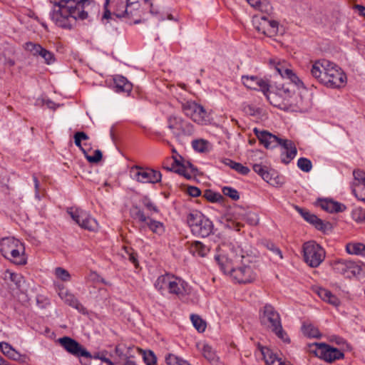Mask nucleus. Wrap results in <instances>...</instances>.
I'll list each match as a JSON object with an SVG mask.
<instances>
[{"label":"nucleus","mask_w":365,"mask_h":365,"mask_svg":"<svg viewBox=\"0 0 365 365\" xmlns=\"http://www.w3.org/2000/svg\"><path fill=\"white\" fill-rule=\"evenodd\" d=\"M222 192L224 195L229 197L232 200L237 201L240 199L238 191L232 187L225 186L222 187Z\"/></svg>","instance_id":"46"},{"label":"nucleus","mask_w":365,"mask_h":365,"mask_svg":"<svg viewBox=\"0 0 365 365\" xmlns=\"http://www.w3.org/2000/svg\"><path fill=\"white\" fill-rule=\"evenodd\" d=\"M280 145L284 150L282 152L281 160L283 163L287 165L297 155V148L294 143L289 140H284Z\"/></svg>","instance_id":"19"},{"label":"nucleus","mask_w":365,"mask_h":365,"mask_svg":"<svg viewBox=\"0 0 365 365\" xmlns=\"http://www.w3.org/2000/svg\"><path fill=\"white\" fill-rule=\"evenodd\" d=\"M57 342L70 354L75 357L91 359V354L81 344L69 336L58 339Z\"/></svg>","instance_id":"11"},{"label":"nucleus","mask_w":365,"mask_h":365,"mask_svg":"<svg viewBox=\"0 0 365 365\" xmlns=\"http://www.w3.org/2000/svg\"><path fill=\"white\" fill-rule=\"evenodd\" d=\"M39 56L44 59V62L48 65L53 63L56 61L54 54L44 48Z\"/></svg>","instance_id":"55"},{"label":"nucleus","mask_w":365,"mask_h":365,"mask_svg":"<svg viewBox=\"0 0 365 365\" xmlns=\"http://www.w3.org/2000/svg\"><path fill=\"white\" fill-rule=\"evenodd\" d=\"M278 26L279 23L277 21L269 20L267 16H262L259 26H256V29L264 35L273 37L278 33Z\"/></svg>","instance_id":"17"},{"label":"nucleus","mask_w":365,"mask_h":365,"mask_svg":"<svg viewBox=\"0 0 365 365\" xmlns=\"http://www.w3.org/2000/svg\"><path fill=\"white\" fill-rule=\"evenodd\" d=\"M174 275L170 274H165L158 277L155 282V287L163 294L165 290H168L171 281Z\"/></svg>","instance_id":"27"},{"label":"nucleus","mask_w":365,"mask_h":365,"mask_svg":"<svg viewBox=\"0 0 365 365\" xmlns=\"http://www.w3.org/2000/svg\"><path fill=\"white\" fill-rule=\"evenodd\" d=\"M89 5V0H79L74 6L58 4V9L51 14V20L59 27L71 29L76 20H84L88 17V13L84 9Z\"/></svg>","instance_id":"3"},{"label":"nucleus","mask_w":365,"mask_h":365,"mask_svg":"<svg viewBox=\"0 0 365 365\" xmlns=\"http://www.w3.org/2000/svg\"><path fill=\"white\" fill-rule=\"evenodd\" d=\"M228 248L225 253L215 256V259L225 274H229L237 283L247 284L252 282L256 278V272L249 264H245V256L240 247L223 245Z\"/></svg>","instance_id":"1"},{"label":"nucleus","mask_w":365,"mask_h":365,"mask_svg":"<svg viewBox=\"0 0 365 365\" xmlns=\"http://www.w3.org/2000/svg\"><path fill=\"white\" fill-rule=\"evenodd\" d=\"M182 165L185 166V170L189 171V173H191L192 178L197 171V169L188 160H183Z\"/></svg>","instance_id":"62"},{"label":"nucleus","mask_w":365,"mask_h":365,"mask_svg":"<svg viewBox=\"0 0 365 365\" xmlns=\"http://www.w3.org/2000/svg\"><path fill=\"white\" fill-rule=\"evenodd\" d=\"M291 87L292 85L289 83H284L281 88H277V93L279 96H281L285 102L290 103L289 99L292 97V95L294 93Z\"/></svg>","instance_id":"34"},{"label":"nucleus","mask_w":365,"mask_h":365,"mask_svg":"<svg viewBox=\"0 0 365 365\" xmlns=\"http://www.w3.org/2000/svg\"><path fill=\"white\" fill-rule=\"evenodd\" d=\"M187 222L192 233L195 236L206 237L212 232V221L197 210H194L187 215Z\"/></svg>","instance_id":"7"},{"label":"nucleus","mask_w":365,"mask_h":365,"mask_svg":"<svg viewBox=\"0 0 365 365\" xmlns=\"http://www.w3.org/2000/svg\"><path fill=\"white\" fill-rule=\"evenodd\" d=\"M190 251L194 255L204 257L209 252L210 248L200 241H195L191 244Z\"/></svg>","instance_id":"30"},{"label":"nucleus","mask_w":365,"mask_h":365,"mask_svg":"<svg viewBox=\"0 0 365 365\" xmlns=\"http://www.w3.org/2000/svg\"><path fill=\"white\" fill-rule=\"evenodd\" d=\"M330 291L324 289V288H318L317 290V293L318 296L324 301L327 302V300L329 298V296H330Z\"/></svg>","instance_id":"61"},{"label":"nucleus","mask_w":365,"mask_h":365,"mask_svg":"<svg viewBox=\"0 0 365 365\" xmlns=\"http://www.w3.org/2000/svg\"><path fill=\"white\" fill-rule=\"evenodd\" d=\"M130 217L138 222L144 223L147 222L150 217L146 216L141 208L136 205H133L130 210Z\"/></svg>","instance_id":"32"},{"label":"nucleus","mask_w":365,"mask_h":365,"mask_svg":"<svg viewBox=\"0 0 365 365\" xmlns=\"http://www.w3.org/2000/svg\"><path fill=\"white\" fill-rule=\"evenodd\" d=\"M88 140L89 137L83 132H77L74 135V143L81 150L87 160L91 163V155L89 154L91 147L83 143Z\"/></svg>","instance_id":"20"},{"label":"nucleus","mask_w":365,"mask_h":365,"mask_svg":"<svg viewBox=\"0 0 365 365\" xmlns=\"http://www.w3.org/2000/svg\"><path fill=\"white\" fill-rule=\"evenodd\" d=\"M310 73L320 83L331 88L343 86L346 79L337 65L326 59L316 61L312 65Z\"/></svg>","instance_id":"2"},{"label":"nucleus","mask_w":365,"mask_h":365,"mask_svg":"<svg viewBox=\"0 0 365 365\" xmlns=\"http://www.w3.org/2000/svg\"><path fill=\"white\" fill-rule=\"evenodd\" d=\"M303 257L309 267H317L325 258V251L314 241H309L303 245Z\"/></svg>","instance_id":"8"},{"label":"nucleus","mask_w":365,"mask_h":365,"mask_svg":"<svg viewBox=\"0 0 365 365\" xmlns=\"http://www.w3.org/2000/svg\"><path fill=\"white\" fill-rule=\"evenodd\" d=\"M243 84L250 89L259 90L264 95L269 92L268 82L256 76H243L242 77Z\"/></svg>","instance_id":"15"},{"label":"nucleus","mask_w":365,"mask_h":365,"mask_svg":"<svg viewBox=\"0 0 365 365\" xmlns=\"http://www.w3.org/2000/svg\"><path fill=\"white\" fill-rule=\"evenodd\" d=\"M321 207L329 212H341L346 210V206L331 200H324L321 202Z\"/></svg>","instance_id":"26"},{"label":"nucleus","mask_w":365,"mask_h":365,"mask_svg":"<svg viewBox=\"0 0 365 365\" xmlns=\"http://www.w3.org/2000/svg\"><path fill=\"white\" fill-rule=\"evenodd\" d=\"M55 274L58 279L63 282H68L71 279V274L69 272L62 267H56L55 269Z\"/></svg>","instance_id":"54"},{"label":"nucleus","mask_w":365,"mask_h":365,"mask_svg":"<svg viewBox=\"0 0 365 365\" xmlns=\"http://www.w3.org/2000/svg\"><path fill=\"white\" fill-rule=\"evenodd\" d=\"M351 215L356 222H365V210L360 207H355L351 212Z\"/></svg>","instance_id":"51"},{"label":"nucleus","mask_w":365,"mask_h":365,"mask_svg":"<svg viewBox=\"0 0 365 365\" xmlns=\"http://www.w3.org/2000/svg\"><path fill=\"white\" fill-rule=\"evenodd\" d=\"M104 12L101 18L103 24H110L114 26L121 18L127 17L133 20V24L141 22L140 19H135L137 13L133 8L130 6L126 0H105L103 5Z\"/></svg>","instance_id":"4"},{"label":"nucleus","mask_w":365,"mask_h":365,"mask_svg":"<svg viewBox=\"0 0 365 365\" xmlns=\"http://www.w3.org/2000/svg\"><path fill=\"white\" fill-rule=\"evenodd\" d=\"M267 98L269 101L270 103L272 104L274 106L277 107L282 110H288L289 106H291V103L285 102L284 100H280L279 98H282L281 96H279L278 94L276 93H267V95H264Z\"/></svg>","instance_id":"28"},{"label":"nucleus","mask_w":365,"mask_h":365,"mask_svg":"<svg viewBox=\"0 0 365 365\" xmlns=\"http://www.w3.org/2000/svg\"><path fill=\"white\" fill-rule=\"evenodd\" d=\"M165 361L168 365H189V363L187 361H185L173 354H169L165 357Z\"/></svg>","instance_id":"45"},{"label":"nucleus","mask_w":365,"mask_h":365,"mask_svg":"<svg viewBox=\"0 0 365 365\" xmlns=\"http://www.w3.org/2000/svg\"><path fill=\"white\" fill-rule=\"evenodd\" d=\"M173 171L176 173H178V174H179V175H180L184 176L187 179H191L192 178L191 173H189V171L185 170V166L182 165H180L178 168H176Z\"/></svg>","instance_id":"60"},{"label":"nucleus","mask_w":365,"mask_h":365,"mask_svg":"<svg viewBox=\"0 0 365 365\" xmlns=\"http://www.w3.org/2000/svg\"><path fill=\"white\" fill-rule=\"evenodd\" d=\"M5 279H9L12 282L17 288H20L21 285V282L24 279V277L21 274L11 272L7 270L4 274Z\"/></svg>","instance_id":"40"},{"label":"nucleus","mask_w":365,"mask_h":365,"mask_svg":"<svg viewBox=\"0 0 365 365\" xmlns=\"http://www.w3.org/2000/svg\"><path fill=\"white\" fill-rule=\"evenodd\" d=\"M296 210L301 215V216L309 223L313 225L317 230L321 231H326L327 227L330 226L329 223H324L317 216L311 213L307 210L296 207Z\"/></svg>","instance_id":"18"},{"label":"nucleus","mask_w":365,"mask_h":365,"mask_svg":"<svg viewBox=\"0 0 365 365\" xmlns=\"http://www.w3.org/2000/svg\"><path fill=\"white\" fill-rule=\"evenodd\" d=\"M142 202L148 210L153 211L155 213L159 212V210L157 206L147 196H145L143 198Z\"/></svg>","instance_id":"57"},{"label":"nucleus","mask_w":365,"mask_h":365,"mask_svg":"<svg viewBox=\"0 0 365 365\" xmlns=\"http://www.w3.org/2000/svg\"><path fill=\"white\" fill-rule=\"evenodd\" d=\"M364 244L361 242H349L346 245V251L349 255H361Z\"/></svg>","instance_id":"37"},{"label":"nucleus","mask_w":365,"mask_h":365,"mask_svg":"<svg viewBox=\"0 0 365 365\" xmlns=\"http://www.w3.org/2000/svg\"><path fill=\"white\" fill-rule=\"evenodd\" d=\"M334 271L341 274L346 278L361 276L364 273L365 266L361 262L346 259H338L332 264Z\"/></svg>","instance_id":"9"},{"label":"nucleus","mask_w":365,"mask_h":365,"mask_svg":"<svg viewBox=\"0 0 365 365\" xmlns=\"http://www.w3.org/2000/svg\"><path fill=\"white\" fill-rule=\"evenodd\" d=\"M210 143L204 139L194 140L192 142V148L199 153H205L209 150Z\"/></svg>","instance_id":"38"},{"label":"nucleus","mask_w":365,"mask_h":365,"mask_svg":"<svg viewBox=\"0 0 365 365\" xmlns=\"http://www.w3.org/2000/svg\"><path fill=\"white\" fill-rule=\"evenodd\" d=\"M354 180L358 181L357 184H365V173L361 170L353 172Z\"/></svg>","instance_id":"58"},{"label":"nucleus","mask_w":365,"mask_h":365,"mask_svg":"<svg viewBox=\"0 0 365 365\" xmlns=\"http://www.w3.org/2000/svg\"><path fill=\"white\" fill-rule=\"evenodd\" d=\"M181 108L184 114L198 124H205L208 121V115L205 109L192 101L181 102Z\"/></svg>","instance_id":"10"},{"label":"nucleus","mask_w":365,"mask_h":365,"mask_svg":"<svg viewBox=\"0 0 365 365\" xmlns=\"http://www.w3.org/2000/svg\"><path fill=\"white\" fill-rule=\"evenodd\" d=\"M255 9L259 10L262 13H264L267 15H269L272 14L273 9L267 0H262L260 1V3L258 4Z\"/></svg>","instance_id":"49"},{"label":"nucleus","mask_w":365,"mask_h":365,"mask_svg":"<svg viewBox=\"0 0 365 365\" xmlns=\"http://www.w3.org/2000/svg\"><path fill=\"white\" fill-rule=\"evenodd\" d=\"M275 70L282 78H287L292 83H294L298 88L304 86L303 82L291 69L277 65L275 67Z\"/></svg>","instance_id":"21"},{"label":"nucleus","mask_w":365,"mask_h":365,"mask_svg":"<svg viewBox=\"0 0 365 365\" xmlns=\"http://www.w3.org/2000/svg\"><path fill=\"white\" fill-rule=\"evenodd\" d=\"M23 243L14 237H3L0 241V252L2 256L17 265L27 262Z\"/></svg>","instance_id":"6"},{"label":"nucleus","mask_w":365,"mask_h":365,"mask_svg":"<svg viewBox=\"0 0 365 365\" xmlns=\"http://www.w3.org/2000/svg\"><path fill=\"white\" fill-rule=\"evenodd\" d=\"M24 48L31 52L34 56H39L43 49L40 44L31 41L26 42L24 45Z\"/></svg>","instance_id":"44"},{"label":"nucleus","mask_w":365,"mask_h":365,"mask_svg":"<svg viewBox=\"0 0 365 365\" xmlns=\"http://www.w3.org/2000/svg\"><path fill=\"white\" fill-rule=\"evenodd\" d=\"M145 225L153 233L158 235H162L165 231V226L163 222L153 220L150 217L147 220Z\"/></svg>","instance_id":"31"},{"label":"nucleus","mask_w":365,"mask_h":365,"mask_svg":"<svg viewBox=\"0 0 365 365\" xmlns=\"http://www.w3.org/2000/svg\"><path fill=\"white\" fill-rule=\"evenodd\" d=\"M67 212L82 228L91 230L90 227V215L88 212L78 207H69L67 210Z\"/></svg>","instance_id":"16"},{"label":"nucleus","mask_w":365,"mask_h":365,"mask_svg":"<svg viewBox=\"0 0 365 365\" xmlns=\"http://www.w3.org/2000/svg\"><path fill=\"white\" fill-rule=\"evenodd\" d=\"M58 295L65 303L76 308L79 312L83 311V305L78 302L74 295L68 292L65 288H59Z\"/></svg>","instance_id":"22"},{"label":"nucleus","mask_w":365,"mask_h":365,"mask_svg":"<svg viewBox=\"0 0 365 365\" xmlns=\"http://www.w3.org/2000/svg\"><path fill=\"white\" fill-rule=\"evenodd\" d=\"M140 353L142 354L143 359L146 365H155L157 362V357L154 352L150 350H142Z\"/></svg>","instance_id":"41"},{"label":"nucleus","mask_w":365,"mask_h":365,"mask_svg":"<svg viewBox=\"0 0 365 365\" xmlns=\"http://www.w3.org/2000/svg\"><path fill=\"white\" fill-rule=\"evenodd\" d=\"M203 197L211 202H221L224 198L220 193L214 192L211 190H205L203 193Z\"/></svg>","instance_id":"42"},{"label":"nucleus","mask_w":365,"mask_h":365,"mask_svg":"<svg viewBox=\"0 0 365 365\" xmlns=\"http://www.w3.org/2000/svg\"><path fill=\"white\" fill-rule=\"evenodd\" d=\"M353 192L359 200L365 202V184H356Z\"/></svg>","instance_id":"56"},{"label":"nucleus","mask_w":365,"mask_h":365,"mask_svg":"<svg viewBox=\"0 0 365 365\" xmlns=\"http://www.w3.org/2000/svg\"><path fill=\"white\" fill-rule=\"evenodd\" d=\"M107 352H97L93 354V361H101L105 365H115L108 358L106 357Z\"/></svg>","instance_id":"48"},{"label":"nucleus","mask_w":365,"mask_h":365,"mask_svg":"<svg viewBox=\"0 0 365 365\" xmlns=\"http://www.w3.org/2000/svg\"><path fill=\"white\" fill-rule=\"evenodd\" d=\"M190 319L193 326L199 332H203L205 330L206 323L200 317V316L197 314H192L190 316Z\"/></svg>","instance_id":"43"},{"label":"nucleus","mask_w":365,"mask_h":365,"mask_svg":"<svg viewBox=\"0 0 365 365\" xmlns=\"http://www.w3.org/2000/svg\"><path fill=\"white\" fill-rule=\"evenodd\" d=\"M134 179L142 183H157L161 180L162 175L158 170L150 168L135 167L133 168Z\"/></svg>","instance_id":"13"},{"label":"nucleus","mask_w":365,"mask_h":365,"mask_svg":"<svg viewBox=\"0 0 365 365\" xmlns=\"http://www.w3.org/2000/svg\"><path fill=\"white\" fill-rule=\"evenodd\" d=\"M312 346H315V349L312 351L317 356L329 363L343 359L344 356L339 349L324 343H314Z\"/></svg>","instance_id":"12"},{"label":"nucleus","mask_w":365,"mask_h":365,"mask_svg":"<svg viewBox=\"0 0 365 365\" xmlns=\"http://www.w3.org/2000/svg\"><path fill=\"white\" fill-rule=\"evenodd\" d=\"M259 349L263 359L267 364H269L270 365H289L282 361V359L279 358L275 354L272 353L269 348L261 346Z\"/></svg>","instance_id":"23"},{"label":"nucleus","mask_w":365,"mask_h":365,"mask_svg":"<svg viewBox=\"0 0 365 365\" xmlns=\"http://www.w3.org/2000/svg\"><path fill=\"white\" fill-rule=\"evenodd\" d=\"M202 353L203 356L212 364H215L218 360L215 351L207 344L202 345Z\"/></svg>","instance_id":"35"},{"label":"nucleus","mask_w":365,"mask_h":365,"mask_svg":"<svg viewBox=\"0 0 365 365\" xmlns=\"http://www.w3.org/2000/svg\"><path fill=\"white\" fill-rule=\"evenodd\" d=\"M243 111L249 115L257 116L260 114L261 109L250 104H245L243 106Z\"/></svg>","instance_id":"53"},{"label":"nucleus","mask_w":365,"mask_h":365,"mask_svg":"<svg viewBox=\"0 0 365 365\" xmlns=\"http://www.w3.org/2000/svg\"><path fill=\"white\" fill-rule=\"evenodd\" d=\"M115 91L129 93L132 90V83L129 82L126 78L123 76H115L113 78Z\"/></svg>","instance_id":"25"},{"label":"nucleus","mask_w":365,"mask_h":365,"mask_svg":"<svg viewBox=\"0 0 365 365\" xmlns=\"http://www.w3.org/2000/svg\"><path fill=\"white\" fill-rule=\"evenodd\" d=\"M297 104L299 108L302 110L307 109V108L310 106V99L307 98L304 100L301 97L300 101L297 102Z\"/></svg>","instance_id":"64"},{"label":"nucleus","mask_w":365,"mask_h":365,"mask_svg":"<svg viewBox=\"0 0 365 365\" xmlns=\"http://www.w3.org/2000/svg\"><path fill=\"white\" fill-rule=\"evenodd\" d=\"M253 170L266 182H269L272 180V175L266 167H264L259 164H255L253 165Z\"/></svg>","instance_id":"39"},{"label":"nucleus","mask_w":365,"mask_h":365,"mask_svg":"<svg viewBox=\"0 0 365 365\" xmlns=\"http://www.w3.org/2000/svg\"><path fill=\"white\" fill-rule=\"evenodd\" d=\"M234 169L236 172H237L238 173L241 174V175H247L250 170L248 167L247 166H244L242 164L240 163H237V164H234Z\"/></svg>","instance_id":"59"},{"label":"nucleus","mask_w":365,"mask_h":365,"mask_svg":"<svg viewBox=\"0 0 365 365\" xmlns=\"http://www.w3.org/2000/svg\"><path fill=\"white\" fill-rule=\"evenodd\" d=\"M115 354L121 359L133 357L131 353H125V346L124 344H118L115 349Z\"/></svg>","instance_id":"52"},{"label":"nucleus","mask_w":365,"mask_h":365,"mask_svg":"<svg viewBox=\"0 0 365 365\" xmlns=\"http://www.w3.org/2000/svg\"><path fill=\"white\" fill-rule=\"evenodd\" d=\"M180 135H192L195 132L194 126L190 123L185 122L183 120L180 125Z\"/></svg>","instance_id":"50"},{"label":"nucleus","mask_w":365,"mask_h":365,"mask_svg":"<svg viewBox=\"0 0 365 365\" xmlns=\"http://www.w3.org/2000/svg\"><path fill=\"white\" fill-rule=\"evenodd\" d=\"M297 166L301 170L308 173L312 168V163L308 158H300L297 160Z\"/></svg>","instance_id":"47"},{"label":"nucleus","mask_w":365,"mask_h":365,"mask_svg":"<svg viewBox=\"0 0 365 365\" xmlns=\"http://www.w3.org/2000/svg\"><path fill=\"white\" fill-rule=\"evenodd\" d=\"M302 331L304 335L309 338H319L321 336L319 329L312 324L304 323L302 327Z\"/></svg>","instance_id":"36"},{"label":"nucleus","mask_w":365,"mask_h":365,"mask_svg":"<svg viewBox=\"0 0 365 365\" xmlns=\"http://www.w3.org/2000/svg\"><path fill=\"white\" fill-rule=\"evenodd\" d=\"M0 350L8 358L14 361H24L25 355H21L6 342H0Z\"/></svg>","instance_id":"24"},{"label":"nucleus","mask_w":365,"mask_h":365,"mask_svg":"<svg viewBox=\"0 0 365 365\" xmlns=\"http://www.w3.org/2000/svg\"><path fill=\"white\" fill-rule=\"evenodd\" d=\"M187 193L194 197H198L201 195L200 190L195 186H189L187 187Z\"/></svg>","instance_id":"63"},{"label":"nucleus","mask_w":365,"mask_h":365,"mask_svg":"<svg viewBox=\"0 0 365 365\" xmlns=\"http://www.w3.org/2000/svg\"><path fill=\"white\" fill-rule=\"evenodd\" d=\"M259 318L263 327L271 330L284 342H290L287 332L283 329L280 315L272 305L266 304L262 307L259 311Z\"/></svg>","instance_id":"5"},{"label":"nucleus","mask_w":365,"mask_h":365,"mask_svg":"<svg viewBox=\"0 0 365 365\" xmlns=\"http://www.w3.org/2000/svg\"><path fill=\"white\" fill-rule=\"evenodd\" d=\"M182 121V119L181 118L175 115H170L168 118V127L176 136H180L178 130H180Z\"/></svg>","instance_id":"33"},{"label":"nucleus","mask_w":365,"mask_h":365,"mask_svg":"<svg viewBox=\"0 0 365 365\" xmlns=\"http://www.w3.org/2000/svg\"><path fill=\"white\" fill-rule=\"evenodd\" d=\"M254 133L262 144L267 149H273L282 144L284 139H281L277 136L270 133L266 130H259L257 128L254 129Z\"/></svg>","instance_id":"14"},{"label":"nucleus","mask_w":365,"mask_h":365,"mask_svg":"<svg viewBox=\"0 0 365 365\" xmlns=\"http://www.w3.org/2000/svg\"><path fill=\"white\" fill-rule=\"evenodd\" d=\"M185 282L183 280H182L180 278L173 276L168 292L170 294H174L176 295L182 294L183 292H185Z\"/></svg>","instance_id":"29"}]
</instances>
